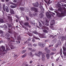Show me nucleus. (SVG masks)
I'll return each instance as SVG.
<instances>
[{"label":"nucleus","mask_w":66,"mask_h":66,"mask_svg":"<svg viewBox=\"0 0 66 66\" xmlns=\"http://www.w3.org/2000/svg\"><path fill=\"white\" fill-rule=\"evenodd\" d=\"M32 41L33 42H34L35 41V39H32Z\"/></svg>","instance_id":"13d9d810"},{"label":"nucleus","mask_w":66,"mask_h":66,"mask_svg":"<svg viewBox=\"0 0 66 66\" xmlns=\"http://www.w3.org/2000/svg\"><path fill=\"white\" fill-rule=\"evenodd\" d=\"M55 53L54 52H51L50 54V55L51 56L53 55Z\"/></svg>","instance_id":"ea45409f"},{"label":"nucleus","mask_w":66,"mask_h":66,"mask_svg":"<svg viewBox=\"0 0 66 66\" xmlns=\"http://www.w3.org/2000/svg\"><path fill=\"white\" fill-rule=\"evenodd\" d=\"M54 24V21L53 20H52L51 22L50 23V24L51 26H53Z\"/></svg>","instance_id":"a211bd4d"},{"label":"nucleus","mask_w":66,"mask_h":66,"mask_svg":"<svg viewBox=\"0 0 66 66\" xmlns=\"http://www.w3.org/2000/svg\"><path fill=\"white\" fill-rule=\"evenodd\" d=\"M10 36V35L8 33H6V36L7 37H9Z\"/></svg>","instance_id":"bb28decb"},{"label":"nucleus","mask_w":66,"mask_h":66,"mask_svg":"<svg viewBox=\"0 0 66 66\" xmlns=\"http://www.w3.org/2000/svg\"><path fill=\"white\" fill-rule=\"evenodd\" d=\"M58 16L60 18L64 17V13H59L58 14Z\"/></svg>","instance_id":"6e6552de"},{"label":"nucleus","mask_w":66,"mask_h":66,"mask_svg":"<svg viewBox=\"0 0 66 66\" xmlns=\"http://www.w3.org/2000/svg\"><path fill=\"white\" fill-rule=\"evenodd\" d=\"M24 25L26 26L27 27L28 26V25H29V23L28 22H25L24 24Z\"/></svg>","instance_id":"5701e85b"},{"label":"nucleus","mask_w":66,"mask_h":66,"mask_svg":"<svg viewBox=\"0 0 66 66\" xmlns=\"http://www.w3.org/2000/svg\"><path fill=\"white\" fill-rule=\"evenodd\" d=\"M33 46L34 47H36L37 46V45L35 43L33 44Z\"/></svg>","instance_id":"c03bdc74"},{"label":"nucleus","mask_w":66,"mask_h":66,"mask_svg":"<svg viewBox=\"0 0 66 66\" xmlns=\"http://www.w3.org/2000/svg\"><path fill=\"white\" fill-rule=\"evenodd\" d=\"M38 45L42 47L43 48L44 47V44L42 43H39L38 44Z\"/></svg>","instance_id":"1a4fd4ad"},{"label":"nucleus","mask_w":66,"mask_h":66,"mask_svg":"<svg viewBox=\"0 0 66 66\" xmlns=\"http://www.w3.org/2000/svg\"><path fill=\"white\" fill-rule=\"evenodd\" d=\"M22 27L23 28H24V29H25L26 30H28V28L27 27H25L24 26H22Z\"/></svg>","instance_id":"c9c22d12"},{"label":"nucleus","mask_w":66,"mask_h":66,"mask_svg":"<svg viewBox=\"0 0 66 66\" xmlns=\"http://www.w3.org/2000/svg\"><path fill=\"white\" fill-rule=\"evenodd\" d=\"M46 57L47 59H49L50 58V55L49 54H46Z\"/></svg>","instance_id":"6ab92c4d"},{"label":"nucleus","mask_w":66,"mask_h":66,"mask_svg":"<svg viewBox=\"0 0 66 66\" xmlns=\"http://www.w3.org/2000/svg\"><path fill=\"white\" fill-rule=\"evenodd\" d=\"M39 26L40 27H42V24L41 23H40V22H39Z\"/></svg>","instance_id":"a18cd8bd"},{"label":"nucleus","mask_w":66,"mask_h":66,"mask_svg":"<svg viewBox=\"0 0 66 66\" xmlns=\"http://www.w3.org/2000/svg\"><path fill=\"white\" fill-rule=\"evenodd\" d=\"M59 59V57H58V58H57V59H56V62L58 61Z\"/></svg>","instance_id":"3c124183"},{"label":"nucleus","mask_w":66,"mask_h":66,"mask_svg":"<svg viewBox=\"0 0 66 66\" xmlns=\"http://www.w3.org/2000/svg\"><path fill=\"white\" fill-rule=\"evenodd\" d=\"M32 32L33 33L35 34L36 35H37L38 34V33L35 31H33Z\"/></svg>","instance_id":"72a5a7b5"},{"label":"nucleus","mask_w":66,"mask_h":66,"mask_svg":"<svg viewBox=\"0 0 66 66\" xmlns=\"http://www.w3.org/2000/svg\"><path fill=\"white\" fill-rule=\"evenodd\" d=\"M27 34L30 36H32L33 35L31 33H27Z\"/></svg>","instance_id":"c756f323"},{"label":"nucleus","mask_w":66,"mask_h":66,"mask_svg":"<svg viewBox=\"0 0 66 66\" xmlns=\"http://www.w3.org/2000/svg\"><path fill=\"white\" fill-rule=\"evenodd\" d=\"M43 53L41 51H39L38 52V54H36V56H37L39 57L40 56V55H43Z\"/></svg>","instance_id":"0eeeda50"},{"label":"nucleus","mask_w":66,"mask_h":66,"mask_svg":"<svg viewBox=\"0 0 66 66\" xmlns=\"http://www.w3.org/2000/svg\"><path fill=\"white\" fill-rule=\"evenodd\" d=\"M28 55L29 56H31L32 57L34 56V55H32V53L31 52L28 54Z\"/></svg>","instance_id":"f3484780"},{"label":"nucleus","mask_w":66,"mask_h":66,"mask_svg":"<svg viewBox=\"0 0 66 66\" xmlns=\"http://www.w3.org/2000/svg\"><path fill=\"white\" fill-rule=\"evenodd\" d=\"M26 52V51L25 50H23L21 52L22 54H23L24 53H25V52Z\"/></svg>","instance_id":"58836bf2"},{"label":"nucleus","mask_w":66,"mask_h":66,"mask_svg":"<svg viewBox=\"0 0 66 66\" xmlns=\"http://www.w3.org/2000/svg\"><path fill=\"white\" fill-rule=\"evenodd\" d=\"M4 28L6 30L7 29V26L6 25H5V24H4Z\"/></svg>","instance_id":"b1692460"},{"label":"nucleus","mask_w":66,"mask_h":66,"mask_svg":"<svg viewBox=\"0 0 66 66\" xmlns=\"http://www.w3.org/2000/svg\"><path fill=\"white\" fill-rule=\"evenodd\" d=\"M5 9L6 10V11L7 12H9V7L8 6H6V7H5Z\"/></svg>","instance_id":"2eb2a0df"},{"label":"nucleus","mask_w":66,"mask_h":66,"mask_svg":"<svg viewBox=\"0 0 66 66\" xmlns=\"http://www.w3.org/2000/svg\"><path fill=\"white\" fill-rule=\"evenodd\" d=\"M42 60L43 61H45V55L44 54H43V55H42Z\"/></svg>","instance_id":"4468645a"},{"label":"nucleus","mask_w":66,"mask_h":66,"mask_svg":"<svg viewBox=\"0 0 66 66\" xmlns=\"http://www.w3.org/2000/svg\"><path fill=\"white\" fill-rule=\"evenodd\" d=\"M46 15L48 18H50L51 17V15L50 14L49 12H46Z\"/></svg>","instance_id":"39448f33"},{"label":"nucleus","mask_w":66,"mask_h":66,"mask_svg":"<svg viewBox=\"0 0 66 66\" xmlns=\"http://www.w3.org/2000/svg\"><path fill=\"white\" fill-rule=\"evenodd\" d=\"M33 15L34 16H35L36 15V14L35 13H33Z\"/></svg>","instance_id":"69168bd1"},{"label":"nucleus","mask_w":66,"mask_h":66,"mask_svg":"<svg viewBox=\"0 0 66 66\" xmlns=\"http://www.w3.org/2000/svg\"><path fill=\"white\" fill-rule=\"evenodd\" d=\"M32 32L33 33L35 34L36 35H37L38 34V33L35 31H33Z\"/></svg>","instance_id":"f704fd0d"},{"label":"nucleus","mask_w":66,"mask_h":66,"mask_svg":"<svg viewBox=\"0 0 66 66\" xmlns=\"http://www.w3.org/2000/svg\"><path fill=\"white\" fill-rule=\"evenodd\" d=\"M26 19H27V20H29V19L28 17L27 16H26Z\"/></svg>","instance_id":"052dcab7"},{"label":"nucleus","mask_w":66,"mask_h":66,"mask_svg":"<svg viewBox=\"0 0 66 66\" xmlns=\"http://www.w3.org/2000/svg\"><path fill=\"white\" fill-rule=\"evenodd\" d=\"M8 26L9 28H10L11 27V28L12 27V26L11 25V24H8Z\"/></svg>","instance_id":"e433bc0d"},{"label":"nucleus","mask_w":66,"mask_h":66,"mask_svg":"<svg viewBox=\"0 0 66 66\" xmlns=\"http://www.w3.org/2000/svg\"><path fill=\"white\" fill-rule=\"evenodd\" d=\"M28 45L29 46H31V44L30 43H28Z\"/></svg>","instance_id":"5fc2aeb1"},{"label":"nucleus","mask_w":66,"mask_h":66,"mask_svg":"<svg viewBox=\"0 0 66 66\" xmlns=\"http://www.w3.org/2000/svg\"><path fill=\"white\" fill-rule=\"evenodd\" d=\"M28 48V50H31V51H32V48Z\"/></svg>","instance_id":"bf43d9fd"},{"label":"nucleus","mask_w":66,"mask_h":66,"mask_svg":"<svg viewBox=\"0 0 66 66\" xmlns=\"http://www.w3.org/2000/svg\"><path fill=\"white\" fill-rule=\"evenodd\" d=\"M27 55L26 54H25L23 55H22V58H24V57H26Z\"/></svg>","instance_id":"7c9ffc66"},{"label":"nucleus","mask_w":66,"mask_h":66,"mask_svg":"<svg viewBox=\"0 0 66 66\" xmlns=\"http://www.w3.org/2000/svg\"><path fill=\"white\" fill-rule=\"evenodd\" d=\"M32 61H30V63H32Z\"/></svg>","instance_id":"774afa93"},{"label":"nucleus","mask_w":66,"mask_h":66,"mask_svg":"<svg viewBox=\"0 0 66 66\" xmlns=\"http://www.w3.org/2000/svg\"><path fill=\"white\" fill-rule=\"evenodd\" d=\"M1 48L2 50H0V55L2 56L3 55H4L6 53H5L4 52V51H6V50H5V48L4 46H1Z\"/></svg>","instance_id":"f03ea898"},{"label":"nucleus","mask_w":66,"mask_h":66,"mask_svg":"<svg viewBox=\"0 0 66 66\" xmlns=\"http://www.w3.org/2000/svg\"><path fill=\"white\" fill-rule=\"evenodd\" d=\"M7 17L8 19L9 20V21H10L11 22H12V17L10 16H8Z\"/></svg>","instance_id":"dca6fc26"},{"label":"nucleus","mask_w":66,"mask_h":66,"mask_svg":"<svg viewBox=\"0 0 66 66\" xmlns=\"http://www.w3.org/2000/svg\"><path fill=\"white\" fill-rule=\"evenodd\" d=\"M58 7L60 8L58 9V11H60L61 12H62L63 10H64L65 8L64 7H61L60 5H59L58 6Z\"/></svg>","instance_id":"7ed1b4c3"},{"label":"nucleus","mask_w":66,"mask_h":66,"mask_svg":"<svg viewBox=\"0 0 66 66\" xmlns=\"http://www.w3.org/2000/svg\"><path fill=\"white\" fill-rule=\"evenodd\" d=\"M58 44L59 45H60L61 44V43L60 40H58Z\"/></svg>","instance_id":"393cba45"},{"label":"nucleus","mask_w":66,"mask_h":66,"mask_svg":"<svg viewBox=\"0 0 66 66\" xmlns=\"http://www.w3.org/2000/svg\"><path fill=\"white\" fill-rule=\"evenodd\" d=\"M28 42L27 40H26L25 42L24 43L26 44H28Z\"/></svg>","instance_id":"864d4df0"},{"label":"nucleus","mask_w":66,"mask_h":66,"mask_svg":"<svg viewBox=\"0 0 66 66\" xmlns=\"http://www.w3.org/2000/svg\"><path fill=\"white\" fill-rule=\"evenodd\" d=\"M31 9L32 11H34L36 12H37L38 11L37 9V8L35 7H31Z\"/></svg>","instance_id":"423d86ee"},{"label":"nucleus","mask_w":66,"mask_h":66,"mask_svg":"<svg viewBox=\"0 0 66 66\" xmlns=\"http://www.w3.org/2000/svg\"><path fill=\"white\" fill-rule=\"evenodd\" d=\"M8 32L9 33H12V27H11V29H10L9 28L8 29Z\"/></svg>","instance_id":"9d476101"},{"label":"nucleus","mask_w":66,"mask_h":66,"mask_svg":"<svg viewBox=\"0 0 66 66\" xmlns=\"http://www.w3.org/2000/svg\"><path fill=\"white\" fill-rule=\"evenodd\" d=\"M4 22V21H3V19L2 18L0 19V22L1 23H3Z\"/></svg>","instance_id":"a878e982"},{"label":"nucleus","mask_w":66,"mask_h":66,"mask_svg":"<svg viewBox=\"0 0 66 66\" xmlns=\"http://www.w3.org/2000/svg\"><path fill=\"white\" fill-rule=\"evenodd\" d=\"M43 5V4L42 3H40V5L39 6V8L40 9L42 10L44 9L43 6H42Z\"/></svg>","instance_id":"9b49d317"},{"label":"nucleus","mask_w":66,"mask_h":66,"mask_svg":"<svg viewBox=\"0 0 66 66\" xmlns=\"http://www.w3.org/2000/svg\"><path fill=\"white\" fill-rule=\"evenodd\" d=\"M7 39L8 41L9 42L8 43V45H11L12 44V42H15L14 39L13 37H11V39H10V38H7Z\"/></svg>","instance_id":"f257e3e1"},{"label":"nucleus","mask_w":66,"mask_h":66,"mask_svg":"<svg viewBox=\"0 0 66 66\" xmlns=\"http://www.w3.org/2000/svg\"><path fill=\"white\" fill-rule=\"evenodd\" d=\"M36 51V49H33L32 51H31L32 52H35Z\"/></svg>","instance_id":"de8ad7c7"},{"label":"nucleus","mask_w":66,"mask_h":66,"mask_svg":"<svg viewBox=\"0 0 66 66\" xmlns=\"http://www.w3.org/2000/svg\"><path fill=\"white\" fill-rule=\"evenodd\" d=\"M15 16L16 17V18H18V19H19V17H18V16H17V15H15Z\"/></svg>","instance_id":"e2e57ef3"},{"label":"nucleus","mask_w":66,"mask_h":66,"mask_svg":"<svg viewBox=\"0 0 66 66\" xmlns=\"http://www.w3.org/2000/svg\"><path fill=\"white\" fill-rule=\"evenodd\" d=\"M31 37H29L28 39V42H30V41L31 40Z\"/></svg>","instance_id":"2f4dec72"},{"label":"nucleus","mask_w":66,"mask_h":66,"mask_svg":"<svg viewBox=\"0 0 66 66\" xmlns=\"http://www.w3.org/2000/svg\"><path fill=\"white\" fill-rule=\"evenodd\" d=\"M17 2V0H14L13 1V2L14 3H16Z\"/></svg>","instance_id":"6e6d98bb"},{"label":"nucleus","mask_w":66,"mask_h":66,"mask_svg":"<svg viewBox=\"0 0 66 66\" xmlns=\"http://www.w3.org/2000/svg\"><path fill=\"white\" fill-rule=\"evenodd\" d=\"M45 35V34H41V36H42L43 37L42 38H44V36Z\"/></svg>","instance_id":"a19ab883"},{"label":"nucleus","mask_w":66,"mask_h":66,"mask_svg":"<svg viewBox=\"0 0 66 66\" xmlns=\"http://www.w3.org/2000/svg\"><path fill=\"white\" fill-rule=\"evenodd\" d=\"M45 25L47 26H49V23L46 22V23L45 24Z\"/></svg>","instance_id":"09e8293b"},{"label":"nucleus","mask_w":66,"mask_h":66,"mask_svg":"<svg viewBox=\"0 0 66 66\" xmlns=\"http://www.w3.org/2000/svg\"><path fill=\"white\" fill-rule=\"evenodd\" d=\"M32 5L34 7H38L39 6V4L38 2H36L35 3H32Z\"/></svg>","instance_id":"20e7f679"},{"label":"nucleus","mask_w":66,"mask_h":66,"mask_svg":"<svg viewBox=\"0 0 66 66\" xmlns=\"http://www.w3.org/2000/svg\"><path fill=\"white\" fill-rule=\"evenodd\" d=\"M63 49L64 51H63L66 52L65 51H66V48L65 47H63Z\"/></svg>","instance_id":"79ce46f5"},{"label":"nucleus","mask_w":66,"mask_h":66,"mask_svg":"<svg viewBox=\"0 0 66 66\" xmlns=\"http://www.w3.org/2000/svg\"><path fill=\"white\" fill-rule=\"evenodd\" d=\"M3 33V32L2 30H0V34H2Z\"/></svg>","instance_id":"49530a36"},{"label":"nucleus","mask_w":66,"mask_h":66,"mask_svg":"<svg viewBox=\"0 0 66 66\" xmlns=\"http://www.w3.org/2000/svg\"><path fill=\"white\" fill-rule=\"evenodd\" d=\"M64 39H65V40L66 39L65 37L64 36H62V40H64Z\"/></svg>","instance_id":"cd10ccee"},{"label":"nucleus","mask_w":66,"mask_h":66,"mask_svg":"<svg viewBox=\"0 0 66 66\" xmlns=\"http://www.w3.org/2000/svg\"><path fill=\"white\" fill-rule=\"evenodd\" d=\"M46 52L47 53H50L51 52V51L50 50H48Z\"/></svg>","instance_id":"37998d69"},{"label":"nucleus","mask_w":66,"mask_h":66,"mask_svg":"<svg viewBox=\"0 0 66 66\" xmlns=\"http://www.w3.org/2000/svg\"><path fill=\"white\" fill-rule=\"evenodd\" d=\"M20 9L22 11H23L24 10V8L22 7H20Z\"/></svg>","instance_id":"c85d7f7f"},{"label":"nucleus","mask_w":66,"mask_h":66,"mask_svg":"<svg viewBox=\"0 0 66 66\" xmlns=\"http://www.w3.org/2000/svg\"><path fill=\"white\" fill-rule=\"evenodd\" d=\"M63 53L64 55V56H66V52L65 51H63Z\"/></svg>","instance_id":"473e14b6"},{"label":"nucleus","mask_w":66,"mask_h":66,"mask_svg":"<svg viewBox=\"0 0 66 66\" xmlns=\"http://www.w3.org/2000/svg\"><path fill=\"white\" fill-rule=\"evenodd\" d=\"M15 6H13V5H11L10 6V7H11L12 8H14V7Z\"/></svg>","instance_id":"603ef678"},{"label":"nucleus","mask_w":66,"mask_h":66,"mask_svg":"<svg viewBox=\"0 0 66 66\" xmlns=\"http://www.w3.org/2000/svg\"><path fill=\"white\" fill-rule=\"evenodd\" d=\"M5 4H4L3 5V10L4 11H6V10L5 9Z\"/></svg>","instance_id":"412c9836"},{"label":"nucleus","mask_w":66,"mask_h":66,"mask_svg":"<svg viewBox=\"0 0 66 66\" xmlns=\"http://www.w3.org/2000/svg\"><path fill=\"white\" fill-rule=\"evenodd\" d=\"M43 31L44 33H47L48 32V31L47 30H43Z\"/></svg>","instance_id":"4c0bfd02"},{"label":"nucleus","mask_w":66,"mask_h":66,"mask_svg":"<svg viewBox=\"0 0 66 66\" xmlns=\"http://www.w3.org/2000/svg\"><path fill=\"white\" fill-rule=\"evenodd\" d=\"M6 50L7 51L10 50L9 47L8 46L7 44L6 45Z\"/></svg>","instance_id":"aec40b11"},{"label":"nucleus","mask_w":66,"mask_h":66,"mask_svg":"<svg viewBox=\"0 0 66 66\" xmlns=\"http://www.w3.org/2000/svg\"><path fill=\"white\" fill-rule=\"evenodd\" d=\"M16 43H17L18 44H20V41H18V42H17V41H16Z\"/></svg>","instance_id":"4d7b16f0"},{"label":"nucleus","mask_w":66,"mask_h":66,"mask_svg":"<svg viewBox=\"0 0 66 66\" xmlns=\"http://www.w3.org/2000/svg\"><path fill=\"white\" fill-rule=\"evenodd\" d=\"M10 13L11 14H14L15 13V12L13 10H12V9H10Z\"/></svg>","instance_id":"f8f14e48"},{"label":"nucleus","mask_w":66,"mask_h":66,"mask_svg":"<svg viewBox=\"0 0 66 66\" xmlns=\"http://www.w3.org/2000/svg\"><path fill=\"white\" fill-rule=\"evenodd\" d=\"M33 38H34L35 39H39V40H40V39L37 37H36V36L34 35L33 36Z\"/></svg>","instance_id":"4be33fe9"},{"label":"nucleus","mask_w":66,"mask_h":66,"mask_svg":"<svg viewBox=\"0 0 66 66\" xmlns=\"http://www.w3.org/2000/svg\"><path fill=\"white\" fill-rule=\"evenodd\" d=\"M46 23H49V21L47 20H46Z\"/></svg>","instance_id":"338daca9"},{"label":"nucleus","mask_w":66,"mask_h":66,"mask_svg":"<svg viewBox=\"0 0 66 66\" xmlns=\"http://www.w3.org/2000/svg\"><path fill=\"white\" fill-rule=\"evenodd\" d=\"M44 16V15L43 13H41L39 15V17L40 18H42Z\"/></svg>","instance_id":"ddd939ff"},{"label":"nucleus","mask_w":66,"mask_h":66,"mask_svg":"<svg viewBox=\"0 0 66 66\" xmlns=\"http://www.w3.org/2000/svg\"><path fill=\"white\" fill-rule=\"evenodd\" d=\"M62 49H61V50H60V54H61L60 55L61 56V55H62V54H61V53H62Z\"/></svg>","instance_id":"0e129e2a"},{"label":"nucleus","mask_w":66,"mask_h":66,"mask_svg":"<svg viewBox=\"0 0 66 66\" xmlns=\"http://www.w3.org/2000/svg\"><path fill=\"white\" fill-rule=\"evenodd\" d=\"M45 51L46 52L47 51V50H48V49L47 48H45Z\"/></svg>","instance_id":"680f3d73"},{"label":"nucleus","mask_w":66,"mask_h":66,"mask_svg":"<svg viewBox=\"0 0 66 66\" xmlns=\"http://www.w3.org/2000/svg\"><path fill=\"white\" fill-rule=\"evenodd\" d=\"M29 15L30 16V17H32V15L31 13H30L29 14Z\"/></svg>","instance_id":"8fccbe9b"}]
</instances>
